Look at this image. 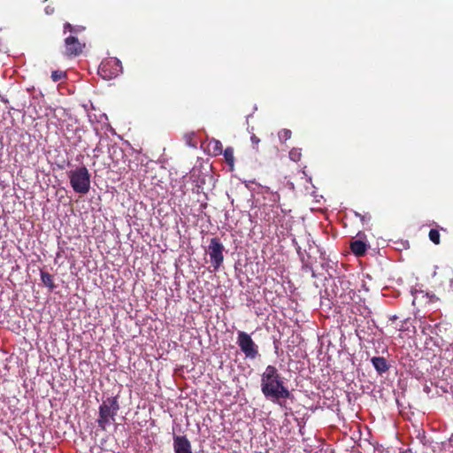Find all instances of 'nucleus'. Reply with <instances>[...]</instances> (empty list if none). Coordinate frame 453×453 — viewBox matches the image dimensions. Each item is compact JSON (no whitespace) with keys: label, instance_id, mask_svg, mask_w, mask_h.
<instances>
[{"label":"nucleus","instance_id":"f257e3e1","mask_svg":"<svg viewBox=\"0 0 453 453\" xmlns=\"http://www.w3.org/2000/svg\"><path fill=\"white\" fill-rule=\"evenodd\" d=\"M260 389L266 400L280 405L281 401L289 399L292 395L284 377L272 365H268L260 375Z\"/></svg>","mask_w":453,"mask_h":453},{"label":"nucleus","instance_id":"f03ea898","mask_svg":"<svg viewBox=\"0 0 453 453\" xmlns=\"http://www.w3.org/2000/svg\"><path fill=\"white\" fill-rule=\"evenodd\" d=\"M119 410V403L118 395L114 397H108L103 402L99 407V417L97 419L98 426L102 430H106V427L111 422L115 421V417Z\"/></svg>","mask_w":453,"mask_h":453},{"label":"nucleus","instance_id":"7ed1b4c3","mask_svg":"<svg viewBox=\"0 0 453 453\" xmlns=\"http://www.w3.org/2000/svg\"><path fill=\"white\" fill-rule=\"evenodd\" d=\"M70 185L73 191L85 195L90 189V173L85 166H81L67 173Z\"/></svg>","mask_w":453,"mask_h":453},{"label":"nucleus","instance_id":"20e7f679","mask_svg":"<svg viewBox=\"0 0 453 453\" xmlns=\"http://www.w3.org/2000/svg\"><path fill=\"white\" fill-rule=\"evenodd\" d=\"M236 343L247 359L254 360L259 357L258 346L248 333L238 331Z\"/></svg>","mask_w":453,"mask_h":453},{"label":"nucleus","instance_id":"39448f33","mask_svg":"<svg viewBox=\"0 0 453 453\" xmlns=\"http://www.w3.org/2000/svg\"><path fill=\"white\" fill-rule=\"evenodd\" d=\"M122 73V65L117 58H109L102 61L98 68V74L104 80H111Z\"/></svg>","mask_w":453,"mask_h":453},{"label":"nucleus","instance_id":"423d86ee","mask_svg":"<svg viewBox=\"0 0 453 453\" xmlns=\"http://www.w3.org/2000/svg\"><path fill=\"white\" fill-rule=\"evenodd\" d=\"M224 250L225 248L219 238L214 237L211 239L207 252L214 271H217L224 261Z\"/></svg>","mask_w":453,"mask_h":453},{"label":"nucleus","instance_id":"0eeeda50","mask_svg":"<svg viewBox=\"0 0 453 453\" xmlns=\"http://www.w3.org/2000/svg\"><path fill=\"white\" fill-rule=\"evenodd\" d=\"M291 241L296 251L297 247L299 246L302 249V250H303V249H306L311 253V250L313 248V245L315 244V242L313 241L311 234L308 233L307 231H304L298 236H293Z\"/></svg>","mask_w":453,"mask_h":453},{"label":"nucleus","instance_id":"6e6552de","mask_svg":"<svg viewBox=\"0 0 453 453\" xmlns=\"http://www.w3.org/2000/svg\"><path fill=\"white\" fill-rule=\"evenodd\" d=\"M297 255L302 263V270L307 273H311V276L315 278L316 274L312 267L313 259L311 257V253L306 249H303V250H302V249L298 246Z\"/></svg>","mask_w":453,"mask_h":453},{"label":"nucleus","instance_id":"1a4fd4ad","mask_svg":"<svg viewBox=\"0 0 453 453\" xmlns=\"http://www.w3.org/2000/svg\"><path fill=\"white\" fill-rule=\"evenodd\" d=\"M65 54L68 56H78L82 52L84 44L73 35H69L65 39Z\"/></svg>","mask_w":453,"mask_h":453},{"label":"nucleus","instance_id":"9d476101","mask_svg":"<svg viewBox=\"0 0 453 453\" xmlns=\"http://www.w3.org/2000/svg\"><path fill=\"white\" fill-rule=\"evenodd\" d=\"M174 453H193L191 443L185 435H173Z\"/></svg>","mask_w":453,"mask_h":453},{"label":"nucleus","instance_id":"9b49d317","mask_svg":"<svg viewBox=\"0 0 453 453\" xmlns=\"http://www.w3.org/2000/svg\"><path fill=\"white\" fill-rule=\"evenodd\" d=\"M371 362L374 369L380 373H383L388 370L387 360L383 357H373Z\"/></svg>","mask_w":453,"mask_h":453},{"label":"nucleus","instance_id":"f8f14e48","mask_svg":"<svg viewBox=\"0 0 453 453\" xmlns=\"http://www.w3.org/2000/svg\"><path fill=\"white\" fill-rule=\"evenodd\" d=\"M351 251L357 257L363 256L366 251V244L360 241L356 240L350 243Z\"/></svg>","mask_w":453,"mask_h":453},{"label":"nucleus","instance_id":"ddd939ff","mask_svg":"<svg viewBox=\"0 0 453 453\" xmlns=\"http://www.w3.org/2000/svg\"><path fill=\"white\" fill-rule=\"evenodd\" d=\"M40 275H41L42 282L46 287H48L50 290H53L56 288V285L53 282L52 276L49 273L41 271Z\"/></svg>","mask_w":453,"mask_h":453},{"label":"nucleus","instance_id":"4468645a","mask_svg":"<svg viewBox=\"0 0 453 453\" xmlns=\"http://www.w3.org/2000/svg\"><path fill=\"white\" fill-rule=\"evenodd\" d=\"M223 155L226 164L230 166L231 169H233L234 165V149L232 147H227L223 151Z\"/></svg>","mask_w":453,"mask_h":453},{"label":"nucleus","instance_id":"2eb2a0df","mask_svg":"<svg viewBox=\"0 0 453 453\" xmlns=\"http://www.w3.org/2000/svg\"><path fill=\"white\" fill-rule=\"evenodd\" d=\"M301 149H298V148H293L290 151H289V158L292 160V161H295V162H297L300 160L301 158Z\"/></svg>","mask_w":453,"mask_h":453},{"label":"nucleus","instance_id":"dca6fc26","mask_svg":"<svg viewBox=\"0 0 453 453\" xmlns=\"http://www.w3.org/2000/svg\"><path fill=\"white\" fill-rule=\"evenodd\" d=\"M210 145L212 146L213 150L216 154L222 153V150H223L222 143L219 140L213 139L212 141L210 142Z\"/></svg>","mask_w":453,"mask_h":453},{"label":"nucleus","instance_id":"f3484780","mask_svg":"<svg viewBox=\"0 0 453 453\" xmlns=\"http://www.w3.org/2000/svg\"><path fill=\"white\" fill-rule=\"evenodd\" d=\"M429 239L434 244H439L440 243V234H439V232L436 229H431L429 231Z\"/></svg>","mask_w":453,"mask_h":453},{"label":"nucleus","instance_id":"a211bd4d","mask_svg":"<svg viewBox=\"0 0 453 453\" xmlns=\"http://www.w3.org/2000/svg\"><path fill=\"white\" fill-rule=\"evenodd\" d=\"M291 134L292 133H291V131L289 129H282L278 134L279 139L280 141H287V140L290 139Z\"/></svg>","mask_w":453,"mask_h":453},{"label":"nucleus","instance_id":"6ab92c4d","mask_svg":"<svg viewBox=\"0 0 453 453\" xmlns=\"http://www.w3.org/2000/svg\"><path fill=\"white\" fill-rule=\"evenodd\" d=\"M64 76H65V73H63L61 71H53L51 73V79L53 81H58L62 78H64Z\"/></svg>","mask_w":453,"mask_h":453},{"label":"nucleus","instance_id":"aec40b11","mask_svg":"<svg viewBox=\"0 0 453 453\" xmlns=\"http://www.w3.org/2000/svg\"><path fill=\"white\" fill-rule=\"evenodd\" d=\"M74 30V27H73L70 23H65L64 26V33H66V31H69L73 33Z\"/></svg>","mask_w":453,"mask_h":453},{"label":"nucleus","instance_id":"412c9836","mask_svg":"<svg viewBox=\"0 0 453 453\" xmlns=\"http://www.w3.org/2000/svg\"><path fill=\"white\" fill-rule=\"evenodd\" d=\"M251 142L254 144V145H257L260 142V139L257 138L256 135H252L251 138Z\"/></svg>","mask_w":453,"mask_h":453},{"label":"nucleus","instance_id":"4be33fe9","mask_svg":"<svg viewBox=\"0 0 453 453\" xmlns=\"http://www.w3.org/2000/svg\"><path fill=\"white\" fill-rule=\"evenodd\" d=\"M53 11H54V10H53L52 8H50V6H47V7L45 8V12H46L47 14H52V13H53Z\"/></svg>","mask_w":453,"mask_h":453},{"label":"nucleus","instance_id":"5701e85b","mask_svg":"<svg viewBox=\"0 0 453 453\" xmlns=\"http://www.w3.org/2000/svg\"><path fill=\"white\" fill-rule=\"evenodd\" d=\"M83 29H84V27H74V30L73 33H78V32L82 31Z\"/></svg>","mask_w":453,"mask_h":453},{"label":"nucleus","instance_id":"b1692460","mask_svg":"<svg viewBox=\"0 0 453 453\" xmlns=\"http://www.w3.org/2000/svg\"><path fill=\"white\" fill-rule=\"evenodd\" d=\"M438 269V266H434V271L433 273V277L436 275V270Z\"/></svg>","mask_w":453,"mask_h":453},{"label":"nucleus","instance_id":"393cba45","mask_svg":"<svg viewBox=\"0 0 453 453\" xmlns=\"http://www.w3.org/2000/svg\"><path fill=\"white\" fill-rule=\"evenodd\" d=\"M450 285H453V280H450Z\"/></svg>","mask_w":453,"mask_h":453}]
</instances>
